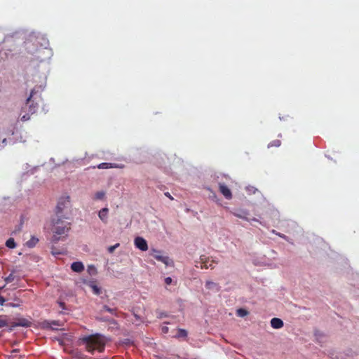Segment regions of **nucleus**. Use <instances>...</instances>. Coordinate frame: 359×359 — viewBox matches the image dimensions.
<instances>
[{
	"label": "nucleus",
	"instance_id": "cd10ccee",
	"mask_svg": "<svg viewBox=\"0 0 359 359\" xmlns=\"http://www.w3.org/2000/svg\"><path fill=\"white\" fill-rule=\"evenodd\" d=\"M165 283L166 285H170L172 283V278L170 277H167L165 278Z\"/></svg>",
	"mask_w": 359,
	"mask_h": 359
},
{
	"label": "nucleus",
	"instance_id": "c85d7f7f",
	"mask_svg": "<svg viewBox=\"0 0 359 359\" xmlns=\"http://www.w3.org/2000/svg\"><path fill=\"white\" fill-rule=\"evenodd\" d=\"M164 195L166 197H168V198H170V200H173V197L170 195V194L169 192H165Z\"/></svg>",
	"mask_w": 359,
	"mask_h": 359
},
{
	"label": "nucleus",
	"instance_id": "c9c22d12",
	"mask_svg": "<svg viewBox=\"0 0 359 359\" xmlns=\"http://www.w3.org/2000/svg\"><path fill=\"white\" fill-rule=\"evenodd\" d=\"M53 325H57L55 322H53Z\"/></svg>",
	"mask_w": 359,
	"mask_h": 359
},
{
	"label": "nucleus",
	"instance_id": "f257e3e1",
	"mask_svg": "<svg viewBox=\"0 0 359 359\" xmlns=\"http://www.w3.org/2000/svg\"><path fill=\"white\" fill-rule=\"evenodd\" d=\"M81 343L85 346L87 351L93 353L95 351L103 352L106 341L104 337L100 334H95L83 337L80 339Z\"/></svg>",
	"mask_w": 359,
	"mask_h": 359
},
{
	"label": "nucleus",
	"instance_id": "7c9ffc66",
	"mask_svg": "<svg viewBox=\"0 0 359 359\" xmlns=\"http://www.w3.org/2000/svg\"><path fill=\"white\" fill-rule=\"evenodd\" d=\"M162 332L163 333H168V327L166 326H164L162 327Z\"/></svg>",
	"mask_w": 359,
	"mask_h": 359
},
{
	"label": "nucleus",
	"instance_id": "dca6fc26",
	"mask_svg": "<svg viewBox=\"0 0 359 359\" xmlns=\"http://www.w3.org/2000/svg\"><path fill=\"white\" fill-rule=\"evenodd\" d=\"M8 320L6 316L0 315V328L8 326Z\"/></svg>",
	"mask_w": 359,
	"mask_h": 359
},
{
	"label": "nucleus",
	"instance_id": "b1692460",
	"mask_svg": "<svg viewBox=\"0 0 359 359\" xmlns=\"http://www.w3.org/2000/svg\"><path fill=\"white\" fill-rule=\"evenodd\" d=\"M25 114L21 116L22 121H27L30 118L31 114L28 111H25Z\"/></svg>",
	"mask_w": 359,
	"mask_h": 359
},
{
	"label": "nucleus",
	"instance_id": "f03ea898",
	"mask_svg": "<svg viewBox=\"0 0 359 359\" xmlns=\"http://www.w3.org/2000/svg\"><path fill=\"white\" fill-rule=\"evenodd\" d=\"M65 218L56 217L53 220V241L54 243L57 242L60 239L65 238L67 236V233L71 229V223L65 221Z\"/></svg>",
	"mask_w": 359,
	"mask_h": 359
},
{
	"label": "nucleus",
	"instance_id": "2eb2a0df",
	"mask_svg": "<svg viewBox=\"0 0 359 359\" xmlns=\"http://www.w3.org/2000/svg\"><path fill=\"white\" fill-rule=\"evenodd\" d=\"M188 332L186 330L179 328L177 330V334L175 335L176 338H187Z\"/></svg>",
	"mask_w": 359,
	"mask_h": 359
},
{
	"label": "nucleus",
	"instance_id": "f704fd0d",
	"mask_svg": "<svg viewBox=\"0 0 359 359\" xmlns=\"http://www.w3.org/2000/svg\"><path fill=\"white\" fill-rule=\"evenodd\" d=\"M135 317L137 319H139V317L137 316V315L135 314Z\"/></svg>",
	"mask_w": 359,
	"mask_h": 359
},
{
	"label": "nucleus",
	"instance_id": "bb28decb",
	"mask_svg": "<svg viewBox=\"0 0 359 359\" xmlns=\"http://www.w3.org/2000/svg\"><path fill=\"white\" fill-rule=\"evenodd\" d=\"M118 245H119V244L117 243V244H116V245H114L113 246H110L109 248V252H112Z\"/></svg>",
	"mask_w": 359,
	"mask_h": 359
},
{
	"label": "nucleus",
	"instance_id": "473e14b6",
	"mask_svg": "<svg viewBox=\"0 0 359 359\" xmlns=\"http://www.w3.org/2000/svg\"><path fill=\"white\" fill-rule=\"evenodd\" d=\"M60 306H61V307H62V308H63V307H64L65 304H64V303H62V302H60Z\"/></svg>",
	"mask_w": 359,
	"mask_h": 359
},
{
	"label": "nucleus",
	"instance_id": "412c9836",
	"mask_svg": "<svg viewBox=\"0 0 359 359\" xmlns=\"http://www.w3.org/2000/svg\"><path fill=\"white\" fill-rule=\"evenodd\" d=\"M281 144V142L280 140H273L271 141L269 144H268V147L270 148V147H280Z\"/></svg>",
	"mask_w": 359,
	"mask_h": 359
},
{
	"label": "nucleus",
	"instance_id": "4468645a",
	"mask_svg": "<svg viewBox=\"0 0 359 359\" xmlns=\"http://www.w3.org/2000/svg\"><path fill=\"white\" fill-rule=\"evenodd\" d=\"M233 215L242 219L248 220V215H249V213L247 210H239L238 211L233 212Z\"/></svg>",
	"mask_w": 359,
	"mask_h": 359
},
{
	"label": "nucleus",
	"instance_id": "a878e982",
	"mask_svg": "<svg viewBox=\"0 0 359 359\" xmlns=\"http://www.w3.org/2000/svg\"><path fill=\"white\" fill-rule=\"evenodd\" d=\"M161 255V252L159 251V250H157L156 249H152L151 250V255L155 258V255Z\"/></svg>",
	"mask_w": 359,
	"mask_h": 359
},
{
	"label": "nucleus",
	"instance_id": "72a5a7b5",
	"mask_svg": "<svg viewBox=\"0 0 359 359\" xmlns=\"http://www.w3.org/2000/svg\"><path fill=\"white\" fill-rule=\"evenodd\" d=\"M18 352V349H14L12 351V353H17Z\"/></svg>",
	"mask_w": 359,
	"mask_h": 359
},
{
	"label": "nucleus",
	"instance_id": "f3484780",
	"mask_svg": "<svg viewBox=\"0 0 359 359\" xmlns=\"http://www.w3.org/2000/svg\"><path fill=\"white\" fill-rule=\"evenodd\" d=\"M6 245L8 248L13 249L15 248L16 244L14 239L13 238H10L6 241Z\"/></svg>",
	"mask_w": 359,
	"mask_h": 359
},
{
	"label": "nucleus",
	"instance_id": "a211bd4d",
	"mask_svg": "<svg viewBox=\"0 0 359 359\" xmlns=\"http://www.w3.org/2000/svg\"><path fill=\"white\" fill-rule=\"evenodd\" d=\"M105 192L103 191H97L95 193L93 199L94 200H102L104 198Z\"/></svg>",
	"mask_w": 359,
	"mask_h": 359
},
{
	"label": "nucleus",
	"instance_id": "9d476101",
	"mask_svg": "<svg viewBox=\"0 0 359 359\" xmlns=\"http://www.w3.org/2000/svg\"><path fill=\"white\" fill-rule=\"evenodd\" d=\"M155 259L157 261L163 262L166 266H169L172 264V261L168 256L161 255H155Z\"/></svg>",
	"mask_w": 359,
	"mask_h": 359
},
{
	"label": "nucleus",
	"instance_id": "1a4fd4ad",
	"mask_svg": "<svg viewBox=\"0 0 359 359\" xmlns=\"http://www.w3.org/2000/svg\"><path fill=\"white\" fill-rule=\"evenodd\" d=\"M124 167L123 165H119L116 163H102L97 165V168L100 169H108V168H123Z\"/></svg>",
	"mask_w": 359,
	"mask_h": 359
},
{
	"label": "nucleus",
	"instance_id": "5701e85b",
	"mask_svg": "<svg viewBox=\"0 0 359 359\" xmlns=\"http://www.w3.org/2000/svg\"><path fill=\"white\" fill-rule=\"evenodd\" d=\"M103 309H104V311H107V312H109V313H111L112 315H115V316H116V309H111V308H110V307H109L108 306L104 305V306H103Z\"/></svg>",
	"mask_w": 359,
	"mask_h": 359
},
{
	"label": "nucleus",
	"instance_id": "0eeeda50",
	"mask_svg": "<svg viewBox=\"0 0 359 359\" xmlns=\"http://www.w3.org/2000/svg\"><path fill=\"white\" fill-rule=\"evenodd\" d=\"M205 287H206V289H208L209 290H213L215 292L220 291V288H221V287L219 286V285L218 283H215L211 280H207L205 282Z\"/></svg>",
	"mask_w": 359,
	"mask_h": 359
},
{
	"label": "nucleus",
	"instance_id": "39448f33",
	"mask_svg": "<svg viewBox=\"0 0 359 359\" xmlns=\"http://www.w3.org/2000/svg\"><path fill=\"white\" fill-rule=\"evenodd\" d=\"M135 246L142 251H147L148 250V244L147 241L140 236H137L134 240Z\"/></svg>",
	"mask_w": 359,
	"mask_h": 359
},
{
	"label": "nucleus",
	"instance_id": "6ab92c4d",
	"mask_svg": "<svg viewBox=\"0 0 359 359\" xmlns=\"http://www.w3.org/2000/svg\"><path fill=\"white\" fill-rule=\"evenodd\" d=\"M38 241V238L32 237L29 241L27 242V245L29 248H32L37 243Z\"/></svg>",
	"mask_w": 359,
	"mask_h": 359
},
{
	"label": "nucleus",
	"instance_id": "aec40b11",
	"mask_svg": "<svg viewBox=\"0 0 359 359\" xmlns=\"http://www.w3.org/2000/svg\"><path fill=\"white\" fill-rule=\"evenodd\" d=\"M236 314L239 317H245L248 314V311L245 309H238L236 311Z\"/></svg>",
	"mask_w": 359,
	"mask_h": 359
},
{
	"label": "nucleus",
	"instance_id": "393cba45",
	"mask_svg": "<svg viewBox=\"0 0 359 359\" xmlns=\"http://www.w3.org/2000/svg\"><path fill=\"white\" fill-rule=\"evenodd\" d=\"M93 292L95 294H100V288L97 286L96 285H91Z\"/></svg>",
	"mask_w": 359,
	"mask_h": 359
},
{
	"label": "nucleus",
	"instance_id": "6e6552de",
	"mask_svg": "<svg viewBox=\"0 0 359 359\" xmlns=\"http://www.w3.org/2000/svg\"><path fill=\"white\" fill-rule=\"evenodd\" d=\"M108 212H109V209L107 208H104L101 209L98 212L99 218L104 224H107L108 222V220H107Z\"/></svg>",
	"mask_w": 359,
	"mask_h": 359
},
{
	"label": "nucleus",
	"instance_id": "9b49d317",
	"mask_svg": "<svg viewBox=\"0 0 359 359\" xmlns=\"http://www.w3.org/2000/svg\"><path fill=\"white\" fill-rule=\"evenodd\" d=\"M30 325H31V323L28 320H27L25 318H20V319H18L17 321L14 323V324L13 325V327L21 326V327H27Z\"/></svg>",
	"mask_w": 359,
	"mask_h": 359
},
{
	"label": "nucleus",
	"instance_id": "f8f14e48",
	"mask_svg": "<svg viewBox=\"0 0 359 359\" xmlns=\"http://www.w3.org/2000/svg\"><path fill=\"white\" fill-rule=\"evenodd\" d=\"M71 269L74 272H81L84 269V266L81 262H73L71 265Z\"/></svg>",
	"mask_w": 359,
	"mask_h": 359
},
{
	"label": "nucleus",
	"instance_id": "423d86ee",
	"mask_svg": "<svg viewBox=\"0 0 359 359\" xmlns=\"http://www.w3.org/2000/svg\"><path fill=\"white\" fill-rule=\"evenodd\" d=\"M219 189L221 194L226 198L231 199L232 194L231 190L224 184H219Z\"/></svg>",
	"mask_w": 359,
	"mask_h": 359
},
{
	"label": "nucleus",
	"instance_id": "20e7f679",
	"mask_svg": "<svg viewBox=\"0 0 359 359\" xmlns=\"http://www.w3.org/2000/svg\"><path fill=\"white\" fill-rule=\"evenodd\" d=\"M35 93V89L32 90L29 97L27 99L25 106L22 108L24 111H28L31 114L36 112L39 104L32 100Z\"/></svg>",
	"mask_w": 359,
	"mask_h": 359
},
{
	"label": "nucleus",
	"instance_id": "c756f323",
	"mask_svg": "<svg viewBox=\"0 0 359 359\" xmlns=\"http://www.w3.org/2000/svg\"><path fill=\"white\" fill-rule=\"evenodd\" d=\"M6 302L5 299L2 297V296H0V305H4V302Z\"/></svg>",
	"mask_w": 359,
	"mask_h": 359
},
{
	"label": "nucleus",
	"instance_id": "4be33fe9",
	"mask_svg": "<svg viewBox=\"0 0 359 359\" xmlns=\"http://www.w3.org/2000/svg\"><path fill=\"white\" fill-rule=\"evenodd\" d=\"M16 278V276L14 275V272L13 271L10 275L4 278V280L6 283H9L13 282Z\"/></svg>",
	"mask_w": 359,
	"mask_h": 359
},
{
	"label": "nucleus",
	"instance_id": "7ed1b4c3",
	"mask_svg": "<svg viewBox=\"0 0 359 359\" xmlns=\"http://www.w3.org/2000/svg\"><path fill=\"white\" fill-rule=\"evenodd\" d=\"M69 199V196L62 197L60 198L55 210L56 217L65 218L66 219H69V217L64 214V212L66 209L70 207Z\"/></svg>",
	"mask_w": 359,
	"mask_h": 359
},
{
	"label": "nucleus",
	"instance_id": "2f4dec72",
	"mask_svg": "<svg viewBox=\"0 0 359 359\" xmlns=\"http://www.w3.org/2000/svg\"><path fill=\"white\" fill-rule=\"evenodd\" d=\"M52 253H53V255H58V254H61V252H55V251H54V250H53V251H52Z\"/></svg>",
	"mask_w": 359,
	"mask_h": 359
},
{
	"label": "nucleus",
	"instance_id": "ddd939ff",
	"mask_svg": "<svg viewBox=\"0 0 359 359\" xmlns=\"http://www.w3.org/2000/svg\"><path fill=\"white\" fill-rule=\"evenodd\" d=\"M271 325L274 329H280L283 326V322L281 319L273 318L271 320Z\"/></svg>",
	"mask_w": 359,
	"mask_h": 359
}]
</instances>
